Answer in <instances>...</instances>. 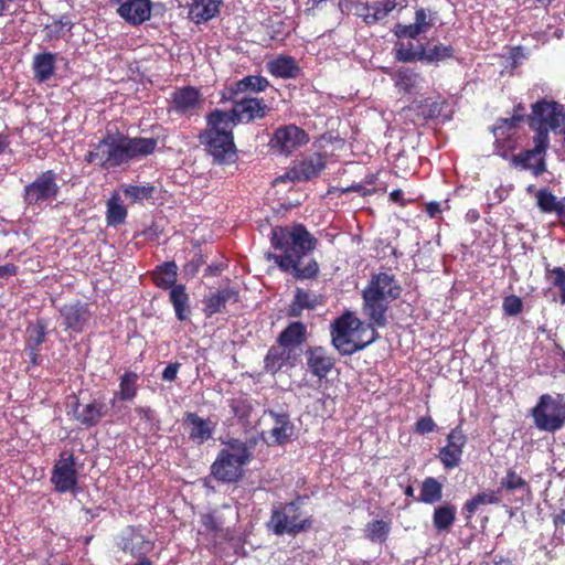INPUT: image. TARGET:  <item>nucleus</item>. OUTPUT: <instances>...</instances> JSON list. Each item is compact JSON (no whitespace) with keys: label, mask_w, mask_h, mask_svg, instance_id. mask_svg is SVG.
<instances>
[{"label":"nucleus","mask_w":565,"mask_h":565,"mask_svg":"<svg viewBox=\"0 0 565 565\" xmlns=\"http://www.w3.org/2000/svg\"><path fill=\"white\" fill-rule=\"evenodd\" d=\"M25 347L40 349L44 343L47 334V323L44 319H38L34 323H30L25 330Z\"/></svg>","instance_id":"obj_45"},{"label":"nucleus","mask_w":565,"mask_h":565,"mask_svg":"<svg viewBox=\"0 0 565 565\" xmlns=\"http://www.w3.org/2000/svg\"><path fill=\"white\" fill-rule=\"evenodd\" d=\"M424 44L415 46L413 43L399 44L395 50V58L403 63L423 61Z\"/></svg>","instance_id":"obj_48"},{"label":"nucleus","mask_w":565,"mask_h":565,"mask_svg":"<svg viewBox=\"0 0 565 565\" xmlns=\"http://www.w3.org/2000/svg\"><path fill=\"white\" fill-rule=\"evenodd\" d=\"M66 28L67 31H71L73 28V23L70 19L63 17L60 20L54 21L51 25L46 26L49 30L47 36L49 39H60L64 35L63 29Z\"/></svg>","instance_id":"obj_56"},{"label":"nucleus","mask_w":565,"mask_h":565,"mask_svg":"<svg viewBox=\"0 0 565 565\" xmlns=\"http://www.w3.org/2000/svg\"><path fill=\"white\" fill-rule=\"evenodd\" d=\"M232 103L231 110L225 111L221 109L212 110L213 122L226 125L230 124L235 127L238 124H248L266 116L268 106L263 98L254 96H239L236 99H228Z\"/></svg>","instance_id":"obj_7"},{"label":"nucleus","mask_w":565,"mask_h":565,"mask_svg":"<svg viewBox=\"0 0 565 565\" xmlns=\"http://www.w3.org/2000/svg\"><path fill=\"white\" fill-rule=\"evenodd\" d=\"M359 327H362V321L352 312L343 313L331 323V342L340 354L352 355L379 338L377 331H371V337L360 339L358 337Z\"/></svg>","instance_id":"obj_4"},{"label":"nucleus","mask_w":565,"mask_h":565,"mask_svg":"<svg viewBox=\"0 0 565 565\" xmlns=\"http://www.w3.org/2000/svg\"><path fill=\"white\" fill-rule=\"evenodd\" d=\"M238 298V290L231 286L210 291L202 300L203 312L206 317H212L222 312L227 302H237Z\"/></svg>","instance_id":"obj_27"},{"label":"nucleus","mask_w":565,"mask_h":565,"mask_svg":"<svg viewBox=\"0 0 565 565\" xmlns=\"http://www.w3.org/2000/svg\"><path fill=\"white\" fill-rule=\"evenodd\" d=\"M127 217V210L119 198L113 196L107 202L106 220L110 226L122 224Z\"/></svg>","instance_id":"obj_50"},{"label":"nucleus","mask_w":565,"mask_h":565,"mask_svg":"<svg viewBox=\"0 0 565 565\" xmlns=\"http://www.w3.org/2000/svg\"><path fill=\"white\" fill-rule=\"evenodd\" d=\"M436 428L437 425L430 416H423L415 424V430L420 435L433 433Z\"/></svg>","instance_id":"obj_59"},{"label":"nucleus","mask_w":565,"mask_h":565,"mask_svg":"<svg viewBox=\"0 0 565 565\" xmlns=\"http://www.w3.org/2000/svg\"><path fill=\"white\" fill-rule=\"evenodd\" d=\"M206 129L200 135L201 145L215 161L231 162L236 156L233 128L230 124L218 125L212 120V111L206 116Z\"/></svg>","instance_id":"obj_6"},{"label":"nucleus","mask_w":565,"mask_h":565,"mask_svg":"<svg viewBox=\"0 0 565 565\" xmlns=\"http://www.w3.org/2000/svg\"><path fill=\"white\" fill-rule=\"evenodd\" d=\"M399 92L409 94L416 89L422 81L418 73L411 68L402 67L390 74Z\"/></svg>","instance_id":"obj_42"},{"label":"nucleus","mask_w":565,"mask_h":565,"mask_svg":"<svg viewBox=\"0 0 565 565\" xmlns=\"http://www.w3.org/2000/svg\"><path fill=\"white\" fill-rule=\"evenodd\" d=\"M74 418L84 427L96 426L107 414V405L103 399L95 398L87 404H81L76 398L73 405Z\"/></svg>","instance_id":"obj_24"},{"label":"nucleus","mask_w":565,"mask_h":565,"mask_svg":"<svg viewBox=\"0 0 565 565\" xmlns=\"http://www.w3.org/2000/svg\"><path fill=\"white\" fill-rule=\"evenodd\" d=\"M270 244L282 254L268 253L267 259L274 260L281 271L290 273L297 280L312 279L318 275L319 265L316 259L309 258L302 264V259L317 245V239L302 224L274 227L270 233Z\"/></svg>","instance_id":"obj_1"},{"label":"nucleus","mask_w":565,"mask_h":565,"mask_svg":"<svg viewBox=\"0 0 565 565\" xmlns=\"http://www.w3.org/2000/svg\"><path fill=\"white\" fill-rule=\"evenodd\" d=\"M178 267L174 262H167L159 266L153 273V280L157 287L164 290H172L173 287L178 286L177 280Z\"/></svg>","instance_id":"obj_43"},{"label":"nucleus","mask_w":565,"mask_h":565,"mask_svg":"<svg viewBox=\"0 0 565 565\" xmlns=\"http://www.w3.org/2000/svg\"><path fill=\"white\" fill-rule=\"evenodd\" d=\"M200 90L192 86L177 89L172 94L173 107L178 113L185 114L195 109L200 103Z\"/></svg>","instance_id":"obj_36"},{"label":"nucleus","mask_w":565,"mask_h":565,"mask_svg":"<svg viewBox=\"0 0 565 565\" xmlns=\"http://www.w3.org/2000/svg\"><path fill=\"white\" fill-rule=\"evenodd\" d=\"M189 439L195 445H203L213 438L217 423L211 418H202L196 413L186 412L183 418Z\"/></svg>","instance_id":"obj_20"},{"label":"nucleus","mask_w":565,"mask_h":565,"mask_svg":"<svg viewBox=\"0 0 565 565\" xmlns=\"http://www.w3.org/2000/svg\"><path fill=\"white\" fill-rule=\"evenodd\" d=\"M536 131L533 137L534 148L532 149L542 158L545 157L550 145L548 129L544 127H533Z\"/></svg>","instance_id":"obj_55"},{"label":"nucleus","mask_w":565,"mask_h":565,"mask_svg":"<svg viewBox=\"0 0 565 565\" xmlns=\"http://www.w3.org/2000/svg\"><path fill=\"white\" fill-rule=\"evenodd\" d=\"M501 501L500 490H487L477 493L472 499L468 500L463 508L462 513L466 519H471L480 505L498 504Z\"/></svg>","instance_id":"obj_41"},{"label":"nucleus","mask_w":565,"mask_h":565,"mask_svg":"<svg viewBox=\"0 0 565 565\" xmlns=\"http://www.w3.org/2000/svg\"><path fill=\"white\" fill-rule=\"evenodd\" d=\"M58 313L65 330L74 333H82L92 319L89 305L81 300L62 305Z\"/></svg>","instance_id":"obj_13"},{"label":"nucleus","mask_w":565,"mask_h":565,"mask_svg":"<svg viewBox=\"0 0 565 565\" xmlns=\"http://www.w3.org/2000/svg\"><path fill=\"white\" fill-rule=\"evenodd\" d=\"M117 13L127 23L140 25L151 18V0H114Z\"/></svg>","instance_id":"obj_19"},{"label":"nucleus","mask_w":565,"mask_h":565,"mask_svg":"<svg viewBox=\"0 0 565 565\" xmlns=\"http://www.w3.org/2000/svg\"><path fill=\"white\" fill-rule=\"evenodd\" d=\"M227 450H230V455L245 465L250 461V447L246 443H243L238 439H233L228 443Z\"/></svg>","instance_id":"obj_54"},{"label":"nucleus","mask_w":565,"mask_h":565,"mask_svg":"<svg viewBox=\"0 0 565 565\" xmlns=\"http://www.w3.org/2000/svg\"><path fill=\"white\" fill-rule=\"evenodd\" d=\"M438 21V13L431 9L417 8L414 22L409 24L397 23L394 26V34L398 39H417L420 34L428 32Z\"/></svg>","instance_id":"obj_14"},{"label":"nucleus","mask_w":565,"mask_h":565,"mask_svg":"<svg viewBox=\"0 0 565 565\" xmlns=\"http://www.w3.org/2000/svg\"><path fill=\"white\" fill-rule=\"evenodd\" d=\"M154 192L152 185H127L124 188V194L132 202H140L151 198Z\"/></svg>","instance_id":"obj_53"},{"label":"nucleus","mask_w":565,"mask_h":565,"mask_svg":"<svg viewBox=\"0 0 565 565\" xmlns=\"http://www.w3.org/2000/svg\"><path fill=\"white\" fill-rule=\"evenodd\" d=\"M169 300L173 306L175 317L179 321L189 319L191 315L190 298L184 285H178L169 292Z\"/></svg>","instance_id":"obj_39"},{"label":"nucleus","mask_w":565,"mask_h":565,"mask_svg":"<svg viewBox=\"0 0 565 565\" xmlns=\"http://www.w3.org/2000/svg\"><path fill=\"white\" fill-rule=\"evenodd\" d=\"M179 367H180L179 363H169L162 372V375H161L162 380L168 381V382L174 381L177 379Z\"/></svg>","instance_id":"obj_61"},{"label":"nucleus","mask_w":565,"mask_h":565,"mask_svg":"<svg viewBox=\"0 0 565 565\" xmlns=\"http://www.w3.org/2000/svg\"><path fill=\"white\" fill-rule=\"evenodd\" d=\"M396 4L393 0H381L373 3L356 1L352 4L353 14L361 18L367 25L377 23L386 18Z\"/></svg>","instance_id":"obj_22"},{"label":"nucleus","mask_w":565,"mask_h":565,"mask_svg":"<svg viewBox=\"0 0 565 565\" xmlns=\"http://www.w3.org/2000/svg\"><path fill=\"white\" fill-rule=\"evenodd\" d=\"M390 532V522L384 520H373L365 525L363 535L372 543L383 544L387 541Z\"/></svg>","instance_id":"obj_44"},{"label":"nucleus","mask_w":565,"mask_h":565,"mask_svg":"<svg viewBox=\"0 0 565 565\" xmlns=\"http://www.w3.org/2000/svg\"><path fill=\"white\" fill-rule=\"evenodd\" d=\"M511 162L522 170H531L534 177L543 174L546 170L545 158H542L531 149L512 156Z\"/></svg>","instance_id":"obj_38"},{"label":"nucleus","mask_w":565,"mask_h":565,"mask_svg":"<svg viewBox=\"0 0 565 565\" xmlns=\"http://www.w3.org/2000/svg\"><path fill=\"white\" fill-rule=\"evenodd\" d=\"M425 212L430 217H437L441 213V204L437 201H431L426 204Z\"/></svg>","instance_id":"obj_64"},{"label":"nucleus","mask_w":565,"mask_h":565,"mask_svg":"<svg viewBox=\"0 0 565 565\" xmlns=\"http://www.w3.org/2000/svg\"><path fill=\"white\" fill-rule=\"evenodd\" d=\"M502 309L507 316H518L523 309V302L520 297L510 295L503 299Z\"/></svg>","instance_id":"obj_57"},{"label":"nucleus","mask_w":565,"mask_h":565,"mask_svg":"<svg viewBox=\"0 0 565 565\" xmlns=\"http://www.w3.org/2000/svg\"><path fill=\"white\" fill-rule=\"evenodd\" d=\"M518 118H500L492 128L498 153L503 158H508L509 152L518 146Z\"/></svg>","instance_id":"obj_16"},{"label":"nucleus","mask_w":565,"mask_h":565,"mask_svg":"<svg viewBox=\"0 0 565 565\" xmlns=\"http://www.w3.org/2000/svg\"><path fill=\"white\" fill-rule=\"evenodd\" d=\"M499 490L500 492L505 490L508 492L523 491L530 493L527 482L513 469H509L507 475L501 479Z\"/></svg>","instance_id":"obj_47"},{"label":"nucleus","mask_w":565,"mask_h":565,"mask_svg":"<svg viewBox=\"0 0 565 565\" xmlns=\"http://www.w3.org/2000/svg\"><path fill=\"white\" fill-rule=\"evenodd\" d=\"M58 175L54 170L40 173L32 182L23 188L22 199L28 209L42 210L57 200L61 188Z\"/></svg>","instance_id":"obj_9"},{"label":"nucleus","mask_w":565,"mask_h":565,"mask_svg":"<svg viewBox=\"0 0 565 565\" xmlns=\"http://www.w3.org/2000/svg\"><path fill=\"white\" fill-rule=\"evenodd\" d=\"M157 148L153 138H129L120 134H107L97 143L90 145L85 161L104 170L126 164L151 154Z\"/></svg>","instance_id":"obj_2"},{"label":"nucleus","mask_w":565,"mask_h":565,"mask_svg":"<svg viewBox=\"0 0 565 565\" xmlns=\"http://www.w3.org/2000/svg\"><path fill=\"white\" fill-rule=\"evenodd\" d=\"M467 436L460 426L452 428L446 438V445L439 448L437 458L445 470H452L460 466Z\"/></svg>","instance_id":"obj_12"},{"label":"nucleus","mask_w":565,"mask_h":565,"mask_svg":"<svg viewBox=\"0 0 565 565\" xmlns=\"http://www.w3.org/2000/svg\"><path fill=\"white\" fill-rule=\"evenodd\" d=\"M268 86L269 82L266 77L248 75L222 89L220 102L225 104L228 99H236L239 96H253L254 94L265 92Z\"/></svg>","instance_id":"obj_15"},{"label":"nucleus","mask_w":565,"mask_h":565,"mask_svg":"<svg viewBox=\"0 0 565 565\" xmlns=\"http://www.w3.org/2000/svg\"><path fill=\"white\" fill-rule=\"evenodd\" d=\"M266 413L273 420V426L269 430L273 444L281 446L290 441L295 434V425L289 414L285 411L275 409H269Z\"/></svg>","instance_id":"obj_28"},{"label":"nucleus","mask_w":565,"mask_h":565,"mask_svg":"<svg viewBox=\"0 0 565 565\" xmlns=\"http://www.w3.org/2000/svg\"><path fill=\"white\" fill-rule=\"evenodd\" d=\"M268 72L279 78H296L300 73V67L292 56L279 55L267 63Z\"/></svg>","instance_id":"obj_35"},{"label":"nucleus","mask_w":565,"mask_h":565,"mask_svg":"<svg viewBox=\"0 0 565 565\" xmlns=\"http://www.w3.org/2000/svg\"><path fill=\"white\" fill-rule=\"evenodd\" d=\"M228 405L233 415L239 420L248 419L253 411L250 401L244 395L233 397L228 401Z\"/></svg>","instance_id":"obj_51"},{"label":"nucleus","mask_w":565,"mask_h":565,"mask_svg":"<svg viewBox=\"0 0 565 565\" xmlns=\"http://www.w3.org/2000/svg\"><path fill=\"white\" fill-rule=\"evenodd\" d=\"M223 0H191L188 18L195 24L206 23L220 13Z\"/></svg>","instance_id":"obj_30"},{"label":"nucleus","mask_w":565,"mask_h":565,"mask_svg":"<svg viewBox=\"0 0 565 565\" xmlns=\"http://www.w3.org/2000/svg\"><path fill=\"white\" fill-rule=\"evenodd\" d=\"M308 141V134L300 127L290 124L281 126L274 131L269 140V147L279 154L288 156Z\"/></svg>","instance_id":"obj_11"},{"label":"nucleus","mask_w":565,"mask_h":565,"mask_svg":"<svg viewBox=\"0 0 565 565\" xmlns=\"http://www.w3.org/2000/svg\"><path fill=\"white\" fill-rule=\"evenodd\" d=\"M117 545L122 552L136 558H143L153 548V543L135 526H128L121 532Z\"/></svg>","instance_id":"obj_17"},{"label":"nucleus","mask_w":565,"mask_h":565,"mask_svg":"<svg viewBox=\"0 0 565 565\" xmlns=\"http://www.w3.org/2000/svg\"><path fill=\"white\" fill-rule=\"evenodd\" d=\"M457 509L451 503H444L434 509L433 525L439 533L448 532L456 521Z\"/></svg>","instance_id":"obj_40"},{"label":"nucleus","mask_w":565,"mask_h":565,"mask_svg":"<svg viewBox=\"0 0 565 565\" xmlns=\"http://www.w3.org/2000/svg\"><path fill=\"white\" fill-rule=\"evenodd\" d=\"M56 54L52 52L39 53L33 57L32 70L39 83L47 82L55 72Z\"/></svg>","instance_id":"obj_37"},{"label":"nucleus","mask_w":565,"mask_h":565,"mask_svg":"<svg viewBox=\"0 0 565 565\" xmlns=\"http://www.w3.org/2000/svg\"><path fill=\"white\" fill-rule=\"evenodd\" d=\"M51 481L60 493L72 492L78 481L73 455L61 458L53 467Z\"/></svg>","instance_id":"obj_18"},{"label":"nucleus","mask_w":565,"mask_h":565,"mask_svg":"<svg viewBox=\"0 0 565 565\" xmlns=\"http://www.w3.org/2000/svg\"><path fill=\"white\" fill-rule=\"evenodd\" d=\"M326 168V162L321 154L313 153L295 164L286 172L281 179L290 181H307L317 177Z\"/></svg>","instance_id":"obj_23"},{"label":"nucleus","mask_w":565,"mask_h":565,"mask_svg":"<svg viewBox=\"0 0 565 565\" xmlns=\"http://www.w3.org/2000/svg\"><path fill=\"white\" fill-rule=\"evenodd\" d=\"M201 522L204 529L212 533H217L222 524L213 513H205L201 515Z\"/></svg>","instance_id":"obj_60"},{"label":"nucleus","mask_w":565,"mask_h":565,"mask_svg":"<svg viewBox=\"0 0 565 565\" xmlns=\"http://www.w3.org/2000/svg\"><path fill=\"white\" fill-rule=\"evenodd\" d=\"M298 354L294 350H289L281 345H273L264 358L265 372L275 375L284 367H294L296 365Z\"/></svg>","instance_id":"obj_26"},{"label":"nucleus","mask_w":565,"mask_h":565,"mask_svg":"<svg viewBox=\"0 0 565 565\" xmlns=\"http://www.w3.org/2000/svg\"><path fill=\"white\" fill-rule=\"evenodd\" d=\"M530 415L537 430L554 434L565 425V397L561 394H542Z\"/></svg>","instance_id":"obj_8"},{"label":"nucleus","mask_w":565,"mask_h":565,"mask_svg":"<svg viewBox=\"0 0 565 565\" xmlns=\"http://www.w3.org/2000/svg\"><path fill=\"white\" fill-rule=\"evenodd\" d=\"M375 327L377 326L374 324L373 321H371V323H365L362 321V327H359L358 337L360 339H366L367 337H371V331H376Z\"/></svg>","instance_id":"obj_63"},{"label":"nucleus","mask_w":565,"mask_h":565,"mask_svg":"<svg viewBox=\"0 0 565 565\" xmlns=\"http://www.w3.org/2000/svg\"><path fill=\"white\" fill-rule=\"evenodd\" d=\"M401 292L402 287L393 275L387 273L374 275L362 292L364 315L377 327H385L388 305L396 300Z\"/></svg>","instance_id":"obj_3"},{"label":"nucleus","mask_w":565,"mask_h":565,"mask_svg":"<svg viewBox=\"0 0 565 565\" xmlns=\"http://www.w3.org/2000/svg\"><path fill=\"white\" fill-rule=\"evenodd\" d=\"M527 120L531 127H544L556 131L565 125L564 106L554 100H537L532 105Z\"/></svg>","instance_id":"obj_10"},{"label":"nucleus","mask_w":565,"mask_h":565,"mask_svg":"<svg viewBox=\"0 0 565 565\" xmlns=\"http://www.w3.org/2000/svg\"><path fill=\"white\" fill-rule=\"evenodd\" d=\"M135 412L149 429H153V427L157 426L158 420L156 414L150 407L138 406L135 408Z\"/></svg>","instance_id":"obj_58"},{"label":"nucleus","mask_w":565,"mask_h":565,"mask_svg":"<svg viewBox=\"0 0 565 565\" xmlns=\"http://www.w3.org/2000/svg\"><path fill=\"white\" fill-rule=\"evenodd\" d=\"M536 206L544 214H555L559 224L565 226V196L557 198L548 188L534 193Z\"/></svg>","instance_id":"obj_29"},{"label":"nucleus","mask_w":565,"mask_h":565,"mask_svg":"<svg viewBox=\"0 0 565 565\" xmlns=\"http://www.w3.org/2000/svg\"><path fill=\"white\" fill-rule=\"evenodd\" d=\"M322 303V296L298 287L295 290V296L287 313L289 317L299 318L303 310H313Z\"/></svg>","instance_id":"obj_31"},{"label":"nucleus","mask_w":565,"mask_h":565,"mask_svg":"<svg viewBox=\"0 0 565 565\" xmlns=\"http://www.w3.org/2000/svg\"><path fill=\"white\" fill-rule=\"evenodd\" d=\"M454 56V47L451 45L438 44L434 47L427 49L424 45L423 61L427 64H438Z\"/></svg>","instance_id":"obj_49"},{"label":"nucleus","mask_w":565,"mask_h":565,"mask_svg":"<svg viewBox=\"0 0 565 565\" xmlns=\"http://www.w3.org/2000/svg\"><path fill=\"white\" fill-rule=\"evenodd\" d=\"M546 278L552 286L559 290V300L565 305V270L562 267L550 268L546 266Z\"/></svg>","instance_id":"obj_52"},{"label":"nucleus","mask_w":565,"mask_h":565,"mask_svg":"<svg viewBox=\"0 0 565 565\" xmlns=\"http://www.w3.org/2000/svg\"><path fill=\"white\" fill-rule=\"evenodd\" d=\"M307 326L301 321L290 322L278 335L277 343L289 350L302 345L307 341Z\"/></svg>","instance_id":"obj_32"},{"label":"nucleus","mask_w":565,"mask_h":565,"mask_svg":"<svg viewBox=\"0 0 565 565\" xmlns=\"http://www.w3.org/2000/svg\"><path fill=\"white\" fill-rule=\"evenodd\" d=\"M244 466L246 465L230 455V450L222 449L211 470L217 480L230 483L236 482L242 477Z\"/></svg>","instance_id":"obj_21"},{"label":"nucleus","mask_w":565,"mask_h":565,"mask_svg":"<svg viewBox=\"0 0 565 565\" xmlns=\"http://www.w3.org/2000/svg\"><path fill=\"white\" fill-rule=\"evenodd\" d=\"M309 372L319 380L326 379L335 364L334 358L323 347H310L306 350Z\"/></svg>","instance_id":"obj_25"},{"label":"nucleus","mask_w":565,"mask_h":565,"mask_svg":"<svg viewBox=\"0 0 565 565\" xmlns=\"http://www.w3.org/2000/svg\"><path fill=\"white\" fill-rule=\"evenodd\" d=\"M139 375L132 371H125L119 377L118 390L114 393L110 404L115 406L117 401L131 402L136 398L139 390Z\"/></svg>","instance_id":"obj_33"},{"label":"nucleus","mask_w":565,"mask_h":565,"mask_svg":"<svg viewBox=\"0 0 565 565\" xmlns=\"http://www.w3.org/2000/svg\"><path fill=\"white\" fill-rule=\"evenodd\" d=\"M18 274V266L9 263L6 265H0V278H9L15 276Z\"/></svg>","instance_id":"obj_62"},{"label":"nucleus","mask_w":565,"mask_h":565,"mask_svg":"<svg viewBox=\"0 0 565 565\" xmlns=\"http://www.w3.org/2000/svg\"><path fill=\"white\" fill-rule=\"evenodd\" d=\"M448 107L447 100L444 98H427L419 104L409 107L408 110H415L418 116L424 120L443 118V120H449L450 116L445 111Z\"/></svg>","instance_id":"obj_34"},{"label":"nucleus","mask_w":565,"mask_h":565,"mask_svg":"<svg viewBox=\"0 0 565 565\" xmlns=\"http://www.w3.org/2000/svg\"><path fill=\"white\" fill-rule=\"evenodd\" d=\"M443 497V484L433 477H427L424 479L420 492L418 497V501L426 504H434L440 501Z\"/></svg>","instance_id":"obj_46"},{"label":"nucleus","mask_w":565,"mask_h":565,"mask_svg":"<svg viewBox=\"0 0 565 565\" xmlns=\"http://www.w3.org/2000/svg\"><path fill=\"white\" fill-rule=\"evenodd\" d=\"M311 526V518L303 514L300 503L296 501L274 507L266 523L267 530L278 536L285 534L296 536Z\"/></svg>","instance_id":"obj_5"}]
</instances>
